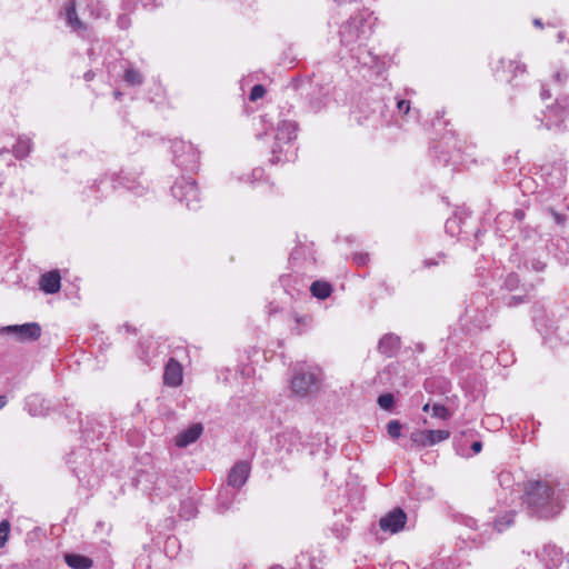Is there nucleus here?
Masks as SVG:
<instances>
[{
  "instance_id": "7c9ffc66",
  "label": "nucleus",
  "mask_w": 569,
  "mask_h": 569,
  "mask_svg": "<svg viewBox=\"0 0 569 569\" xmlns=\"http://www.w3.org/2000/svg\"><path fill=\"white\" fill-rule=\"evenodd\" d=\"M568 79H569V71L565 68H560L553 74L551 84H552L553 90L556 91L557 96L559 94L560 97H562L559 91H560L561 87L567 82Z\"/></svg>"
},
{
  "instance_id": "f257e3e1",
  "label": "nucleus",
  "mask_w": 569,
  "mask_h": 569,
  "mask_svg": "<svg viewBox=\"0 0 569 569\" xmlns=\"http://www.w3.org/2000/svg\"><path fill=\"white\" fill-rule=\"evenodd\" d=\"M526 503L530 513L539 519H551L562 509L561 490L548 480L529 482Z\"/></svg>"
},
{
  "instance_id": "423d86ee",
  "label": "nucleus",
  "mask_w": 569,
  "mask_h": 569,
  "mask_svg": "<svg viewBox=\"0 0 569 569\" xmlns=\"http://www.w3.org/2000/svg\"><path fill=\"white\" fill-rule=\"evenodd\" d=\"M320 376L319 367L299 362L292 369L290 389L298 397H307L318 389Z\"/></svg>"
},
{
  "instance_id": "5701e85b",
  "label": "nucleus",
  "mask_w": 569,
  "mask_h": 569,
  "mask_svg": "<svg viewBox=\"0 0 569 569\" xmlns=\"http://www.w3.org/2000/svg\"><path fill=\"white\" fill-rule=\"evenodd\" d=\"M163 381L167 386L177 387L182 382V369L178 361L170 358L164 368Z\"/></svg>"
},
{
  "instance_id": "72a5a7b5",
  "label": "nucleus",
  "mask_w": 569,
  "mask_h": 569,
  "mask_svg": "<svg viewBox=\"0 0 569 569\" xmlns=\"http://www.w3.org/2000/svg\"><path fill=\"white\" fill-rule=\"evenodd\" d=\"M450 437L448 430H428V447H432L441 441L447 440Z\"/></svg>"
},
{
  "instance_id": "c756f323",
  "label": "nucleus",
  "mask_w": 569,
  "mask_h": 569,
  "mask_svg": "<svg viewBox=\"0 0 569 569\" xmlns=\"http://www.w3.org/2000/svg\"><path fill=\"white\" fill-rule=\"evenodd\" d=\"M499 63L503 70L510 72L512 76H517L519 72L523 73L526 69L525 64L520 63L517 60H507L502 58L499 60Z\"/></svg>"
},
{
  "instance_id": "79ce46f5",
  "label": "nucleus",
  "mask_w": 569,
  "mask_h": 569,
  "mask_svg": "<svg viewBox=\"0 0 569 569\" xmlns=\"http://www.w3.org/2000/svg\"><path fill=\"white\" fill-rule=\"evenodd\" d=\"M266 93V88L262 84H254L250 91L249 99L250 101H257L261 99Z\"/></svg>"
},
{
  "instance_id": "864d4df0",
  "label": "nucleus",
  "mask_w": 569,
  "mask_h": 569,
  "mask_svg": "<svg viewBox=\"0 0 569 569\" xmlns=\"http://www.w3.org/2000/svg\"><path fill=\"white\" fill-rule=\"evenodd\" d=\"M466 539L471 540V541H472L473 543H476V545H481V543H483V541H485V540H483V538H482V533H479V535H477V533H475V535H468V536L466 537Z\"/></svg>"
},
{
  "instance_id": "09e8293b",
  "label": "nucleus",
  "mask_w": 569,
  "mask_h": 569,
  "mask_svg": "<svg viewBox=\"0 0 569 569\" xmlns=\"http://www.w3.org/2000/svg\"><path fill=\"white\" fill-rule=\"evenodd\" d=\"M92 433H93V435L91 436V430H90V428H89L88 426H87V427H84V428H82V435H83V437H86V438H92V439H93V438L100 439V438L102 437V435H103V431H102V430H100V429H99L97 432H96V430H92Z\"/></svg>"
},
{
  "instance_id": "de8ad7c7",
  "label": "nucleus",
  "mask_w": 569,
  "mask_h": 569,
  "mask_svg": "<svg viewBox=\"0 0 569 569\" xmlns=\"http://www.w3.org/2000/svg\"><path fill=\"white\" fill-rule=\"evenodd\" d=\"M445 258V254L439 253L437 258H428L422 261L425 268H431L438 266L440 260Z\"/></svg>"
},
{
  "instance_id": "6e6d98bb",
  "label": "nucleus",
  "mask_w": 569,
  "mask_h": 569,
  "mask_svg": "<svg viewBox=\"0 0 569 569\" xmlns=\"http://www.w3.org/2000/svg\"><path fill=\"white\" fill-rule=\"evenodd\" d=\"M510 481V473L509 472H501L499 475V482L500 485H508Z\"/></svg>"
},
{
  "instance_id": "39448f33",
  "label": "nucleus",
  "mask_w": 569,
  "mask_h": 569,
  "mask_svg": "<svg viewBox=\"0 0 569 569\" xmlns=\"http://www.w3.org/2000/svg\"><path fill=\"white\" fill-rule=\"evenodd\" d=\"M298 124L292 120H280L274 129V142L271 147L272 164L293 161L297 157L295 139L297 138Z\"/></svg>"
},
{
  "instance_id": "20e7f679",
  "label": "nucleus",
  "mask_w": 569,
  "mask_h": 569,
  "mask_svg": "<svg viewBox=\"0 0 569 569\" xmlns=\"http://www.w3.org/2000/svg\"><path fill=\"white\" fill-rule=\"evenodd\" d=\"M376 18L368 10H361L345 21L339 29L340 43L347 50L366 42L372 33Z\"/></svg>"
},
{
  "instance_id": "c85d7f7f",
  "label": "nucleus",
  "mask_w": 569,
  "mask_h": 569,
  "mask_svg": "<svg viewBox=\"0 0 569 569\" xmlns=\"http://www.w3.org/2000/svg\"><path fill=\"white\" fill-rule=\"evenodd\" d=\"M31 139L28 137H20L13 146V153L17 158H26L31 151Z\"/></svg>"
},
{
  "instance_id": "1a4fd4ad",
  "label": "nucleus",
  "mask_w": 569,
  "mask_h": 569,
  "mask_svg": "<svg viewBox=\"0 0 569 569\" xmlns=\"http://www.w3.org/2000/svg\"><path fill=\"white\" fill-rule=\"evenodd\" d=\"M545 127L548 130L561 132L565 122L569 119V94L556 97V102L545 111Z\"/></svg>"
},
{
  "instance_id": "2f4dec72",
  "label": "nucleus",
  "mask_w": 569,
  "mask_h": 569,
  "mask_svg": "<svg viewBox=\"0 0 569 569\" xmlns=\"http://www.w3.org/2000/svg\"><path fill=\"white\" fill-rule=\"evenodd\" d=\"M66 16L69 26H71L74 29H80L83 27L82 22L79 20L77 12H76V6L74 1L71 0L66 6Z\"/></svg>"
},
{
  "instance_id": "6ab92c4d",
  "label": "nucleus",
  "mask_w": 569,
  "mask_h": 569,
  "mask_svg": "<svg viewBox=\"0 0 569 569\" xmlns=\"http://www.w3.org/2000/svg\"><path fill=\"white\" fill-rule=\"evenodd\" d=\"M537 557L547 569L558 568L562 562V551L555 545L543 546V548L537 553Z\"/></svg>"
},
{
  "instance_id": "c03bdc74",
  "label": "nucleus",
  "mask_w": 569,
  "mask_h": 569,
  "mask_svg": "<svg viewBox=\"0 0 569 569\" xmlns=\"http://www.w3.org/2000/svg\"><path fill=\"white\" fill-rule=\"evenodd\" d=\"M436 385H438L439 387L446 389L447 386H448V382L445 379H442V378L441 379H431V380H427L425 382V388H426V390H430Z\"/></svg>"
},
{
  "instance_id": "aec40b11",
  "label": "nucleus",
  "mask_w": 569,
  "mask_h": 569,
  "mask_svg": "<svg viewBox=\"0 0 569 569\" xmlns=\"http://www.w3.org/2000/svg\"><path fill=\"white\" fill-rule=\"evenodd\" d=\"M400 345V337L395 333H386L379 340L378 351L388 358H392L398 353Z\"/></svg>"
},
{
  "instance_id": "a18cd8bd",
  "label": "nucleus",
  "mask_w": 569,
  "mask_h": 569,
  "mask_svg": "<svg viewBox=\"0 0 569 569\" xmlns=\"http://www.w3.org/2000/svg\"><path fill=\"white\" fill-rule=\"evenodd\" d=\"M396 107L399 113L407 114L410 110V102L405 99H398Z\"/></svg>"
},
{
  "instance_id": "49530a36",
  "label": "nucleus",
  "mask_w": 569,
  "mask_h": 569,
  "mask_svg": "<svg viewBox=\"0 0 569 569\" xmlns=\"http://www.w3.org/2000/svg\"><path fill=\"white\" fill-rule=\"evenodd\" d=\"M139 1L140 0H121V9L128 13L132 12Z\"/></svg>"
},
{
  "instance_id": "ea45409f",
  "label": "nucleus",
  "mask_w": 569,
  "mask_h": 569,
  "mask_svg": "<svg viewBox=\"0 0 569 569\" xmlns=\"http://www.w3.org/2000/svg\"><path fill=\"white\" fill-rule=\"evenodd\" d=\"M88 9L90 10L91 14L96 18H101L106 16L107 9L100 1H91L88 4Z\"/></svg>"
},
{
  "instance_id": "bb28decb",
  "label": "nucleus",
  "mask_w": 569,
  "mask_h": 569,
  "mask_svg": "<svg viewBox=\"0 0 569 569\" xmlns=\"http://www.w3.org/2000/svg\"><path fill=\"white\" fill-rule=\"evenodd\" d=\"M63 558L66 563L72 569H90L93 566V561L83 555L64 553Z\"/></svg>"
},
{
  "instance_id": "338daca9",
  "label": "nucleus",
  "mask_w": 569,
  "mask_h": 569,
  "mask_svg": "<svg viewBox=\"0 0 569 569\" xmlns=\"http://www.w3.org/2000/svg\"><path fill=\"white\" fill-rule=\"evenodd\" d=\"M521 232L523 233V238L527 239V238H530L531 233H535V230L533 229L521 230Z\"/></svg>"
},
{
  "instance_id": "473e14b6",
  "label": "nucleus",
  "mask_w": 569,
  "mask_h": 569,
  "mask_svg": "<svg viewBox=\"0 0 569 569\" xmlns=\"http://www.w3.org/2000/svg\"><path fill=\"white\" fill-rule=\"evenodd\" d=\"M293 319H295V322H296V327L292 330L297 335H302L303 332H306L307 329L312 323V318H311V316H308V315H305V316L295 315Z\"/></svg>"
},
{
  "instance_id": "f3484780",
  "label": "nucleus",
  "mask_w": 569,
  "mask_h": 569,
  "mask_svg": "<svg viewBox=\"0 0 569 569\" xmlns=\"http://www.w3.org/2000/svg\"><path fill=\"white\" fill-rule=\"evenodd\" d=\"M407 522V515L401 508H395L379 520L381 530L390 533H397L403 529Z\"/></svg>"
},
{
  "instance_id": "cd10ccee",
  "label": "nucleus",
  "mask_w": 569,
  "mask_h": 569,
  "mask_svg": "<svg viewBox=\"0 0 569 569\" xmlns=\"http://www.w3.org/2000/svg\"><path fill=\"white\" fill-rule=\"evenodd\" d=\"M311 295L320 300H325L330 297L332 292V286L327 281L317 280L310 286Z\"/></svg>"
},
{
  "instance_id": "dca6fc26",
  "label": "nucleus",
  "mask_w": 569,
  "mask_h": 569,
  "mask_svg": "<svg viewBox=\"0 0 569 569\" xmlns=\"http://www.w3.org/2000/svg\"><path fill=\"white\" fill-rule=\"evenodd\" d=\"M1 333L12 335L18 341H36L41 336V327L37 322L2 327Z\"/></svg>"
},
{
  "instance_id": "f8f14e48",
  "label": "nucleus",
  "mask_w": 569,
  "mask_h": 569,
  "mask_svg": "<svg viewBox=\"0 0 569 569\" xmlns=\"http://www.w3.org/2000/svg\"><path fill=\"white\" fill-rule=\"evenodd\" d=\"M462 150V142L450 133L445 136L441 141L435 146L436 157L445 166L449 163H457L460 160V152Z\"/></svg>"
},
{
  "instance_id": "8fccbe9b",
  "label": "nucleus",
  "mask_w": 569,
  "mask_h": 569,
  "mask_svg": "<svg viewBox=\"0 0 569 569\" xmlns=\"http://www.w3.org/2000/svg\"><path fill=\"white\" fill-rule=\"evenodd\" d=\"M462 523L463 526H466L467 528L471 529V530H478L479 529V526H478V521L471 517H462Z\"/></svg>"
},
{
  "instance_id": "37998d69",
  "label": "nucleus",
  "mask_w": 569,
  "mask_h": 569,
  "mask_svg": "<svg viewBox=\"0 0 569 569\" xmlns=\"http://www.w3.org/2000/svg\"><path fill=\"white\" fill-rule=\"evenodd\" d=\"M117 26L121 30H127L131 26V19L128 13H121L117 18Z\"/></svg>"
},
{
  "instance_id": "9b49d317",
  "label": "nucleus",
  "mask_w": 569,
  "mask_h": 569,
  "mask_svg": "<svg viewBox=\"0 0 569 569\" xmlns=\"http://www.w3.org/2000/svg\"><path fill=\"white\" fill-rule=\"evenodd\" d=\"M93 452L88 448H79L72 451L69 456L68 462L72 466V471L80 481L91 483V478L97 471L93 469L92 460Z\"/></svg>"
},
{
  "instance_id": "7ed1b4c3",
  "label": "nucleus",
  "mask_w": 569,
  "mask_h": 569,
  "mask_svg": "<svg viewBox=\"0 0 569 569\" xmlns=\"http://www.w3.org/2000/svg\"><path fill=\"white\" fill-rule=\"evenodd\" d=\"M351 117L359 126L379 128L390 123L392 111L383 98L365 97L352 110Z\"/></svg>"
},
{
  "instance_id": "393cba45",
  "label": "nucleus",
  "mask_w": 569,
  "mask_h": 569,
  "mask_svg": "<svg viewBox=\"0 0 569 569\" xmlns=\"http://www.w3.org/2000/svg\"><path fill=\"white\" fill-rule=\"evenodd\" d=\"M40 288L48 295H53L60 290L61 276L58 270L49 271L41 276Z\"/></svg>"
},
{
  "instance_id": "b1692460",
  "label": "nucleus",
  "mask_w": 569,
  "mask_h": 569,
  "mask_svg": "<svg viewBox=\"0 0 569 569\" xmlns=\"http://www.w3.org/2000/svg\"><path fill=\"white\" fill-rule=\"evenodd\" d=\"M202 426L200 423H193L188 429L176 436V445L179 448H184L196 442L202 433Z\"/></svg>"
},
{
  "instance_id": "0eeeda50",
  "label": "nucleus",
  "mask_w": 569,
  "mask_h": 569,
  "mask_svg": "<svg viewBox=\"0 0 569 569\" xmlns=\"http://www.w3.org/2000/svg\"><path fill=\"white\" fill-rule=\"evenodd\" d=\"M173 162L180 169L193 172L199 167V151L191 143L182 139H174L171 142Z\"/></svg>"
},
{
  "instance_id": "f704fd0d",
  "label": "nucleus",
  "mask_w": 569,
  "mask_h": 569,
  "mask_svg": "<svg viewBox=\"0 0 569 569\" xmlns=\"http://www.w3.org/2000/svg\"><path fill=\"white\" fill-rule=\"evenodd\" d=\"M516 516L515 511H509L505 513L502 517L495 521L493 528L497 529L498 532H502L509 526L513 523V518Z\"/></svg>"
},
{
  "instance_id": "e433bc0d",
  "label": "nucleus",
  "mask_w": 569,
  "mask_h": 569,
  "mask_svg": "<svg viewBox=\"0 0 569 569\" xmlns=\"http://www.w3.org/2000/svg\"><path fill=\"white\" fill-rule=\"evenodd\" d=\"M410 440L419 447H428V430H415L410 435Z\"/></svg>"
},
{
  "instance_id": "052dcab7",
  "label": "nucleus",
  "mask_w": 569,
  "mask_h": 569,
  "mask_svg": "<svg viewBox=\"0 0 569 569\" xmlns=\"http://www.w3.org/2000/svg\"><path fill=\"white\" fill-rule=\"evenodd\" d=\"M425 569H445L443 568V563L442 562H433L429 568H425ZM448 569V568H446Z\"/></svg>"
},
{
  "instance_id": "6e6552de",
  "label": "nucleus",
  "mask_w": 569,
  "mask_h": 569,
  "mask_svg": "<svg viewBox=\"0 0 569 569\" xmlns=\"http://www.w3.org/2000/svg\"><path fill=\"white\" fill-rule=\"evenodd\" d=\"M171 193L188 209L196 210L199 207L200 193L197 182L191 177L181 176L171 187Z\"/></svg>"
},
{
  "instance_id": "9d476101",
  "label": "nucleus",
  "mask_w": 569,
  "mask_h": 569,
  "mask_svg": "<svg viewBox=\"0 0 569 569\" xmlns=\"http://www.w3.org/2000/svg\"><path fill=\"white\" fill-rule=\"evenodd\" d=\"M501 289L508 291V293H502L497 299L507 307H517L527 300L528 289L525 284H520L519 277L515 272L506 276Z\"/></svg>"
},
{
  "instance_id": "4468645a",
  "label": "nucleus",
  "mask_w": 569,
  "mask_h": 569,
  "mask_svg": "<svg viewBox=\"0 0 569 569\" xmlns=\"http://www.w3.org/2000/svg\"><path fill=\"white\" fill-rule=\"evenodd\" d=\"M526 217L523 209H516L511 212H500L495 220L496 230L500 236L515 238V230L521 229V223Z\"/></svg>"
},
{
  "instance_id": "4d7b16f0",
  "label": "nucleus",
  "mask_w": 569,
  "mask_h": 569,
  "mask_svg": "<svg viewBox=\"0 0 569 569\" xmlns=\"http://www.w3.org/2000/svg\"><path fill=\"white\" fill-rule=\"evenodd\" d=\"M140 2L144 8H154L159 4L158 0H140Z\"/></svg>"
},
{
  "instance_id": "58836bf2",
  "label": "nucleus",
  "mask_w": 569,
  "mask_h": 569,
  "mask_svg": "<svg viewBox=\"0 0 569 569\" xmlns=\"http://www.w3.org/2000/svg\"><path fill=\"white\" fill-rule=\"evenodd\" d=\"M378 405L385 410H391L395 406V397L392 393H383L378 397Z\"/></svg>"
},
{
  "instance_id": "2eb2a0df",
  "label": "nucleus",
  "mask_w": 569,
  "mask_h": 569,
  "mask_svg": "<svg viewBox=\"0 0 569 569\" xmlns=\"http://www.w3.org/2000/svg\"><path fill=\"white\" fill-rule=\"evenodd\" d=\"M111 187L113 189L117 187H123L138 197L143 196L148 190V187L140 179V172L136 170L128 171L126 169H122L119 173L112 177Z\"/></svg>"
},
{
  "instance_id": "a878e982",
  "label": "nucleus",
  "mask_w": 569,
  "mask_h": 569,
  "mask_svg": "<svg viewBox=\"0 0 569 569\" xmlns=\"http://www.w3.org/2000/svg\"><path fill=\"white\" fill-rule=\"evenodd\" d=\"M122 79L130 87H140L144 82L143 73L132 63H127L124 67Z\"/></svg>"
},
{
  "instance_id": "f03ea898",
  "label": "nucleus",
  "mask_w": 569,
  "mask_h": 569,
  "mask_svg": "<svg viewBox=\"0 0 569 569\" xmlns=\"http://www.w3.org/2000/svg\"><path fill=\"white\" fill-rule=\"evenodd\" d=\"M493 307L485 292H475L466 302L460 317L461 327L469 333H477L490 327Z\"/></svg>"
},
{
  "instance_id": "c9c22d12",
  "label": "nucleus",
  "mask_w": 569,
  "mask_h": 569,
  "mask_svg": "<svg viewBox=\"0 0 569 569\" xmlns=\"http://www.w3.org/2000/svg\"><path fill=\"white\" fill-rule=\"evenodd\" d=\"M451 416V412L446 406L438 402L432 403V417L439 418L441 420H449Z\"/></svg>"
},
{
  "instance_id": "3c124183",
  "label": "nucleus",
  "mask_w": 569,
  "mask_h": 569,
  "mask_svg": "<svg viewBox=\"0 0 569 569\" xmlns=\"http://www.w3.org/2000/svg\"><path fill=\"white\" fill-rule=\"evenodd\" d=\"M353 260L356 263L360 266H365L369 261V254L368 253H356L353 256Z\"/></svg>"
},
{
  "instance_id": "603ef678",
  "label": "nucleus",
  "mask_w": 569,
  "mask_h": 569,
  "mask_svg": "<svg viewBox=\"0 0 569 569\" xmlns=\"http://www.w3.org/2000/svg\"><path fill=\"white\" fill-rule=\"evenodd\" d=\"M181 516L189 519L194 516V511L191 507L188 509V505L184 502L181 508Z\"/></svg>"
},
{
  "instance_id": "ddd939ff",
  "label": "nucleus",
  "mask_w": 569,
  "mask_h": 569,
  "mask_svg": "<svg viewBox=\"0 0 569 569\" xmlns=\"http://www.w3.org/2000/svg\"><path fill=\"white\" fill-rule=\"evenodd\" d=\"M151 486V495L154 497H166L176 491L180 486V479L172 472H156L148 476Z\"/></svg>"
},
{
  "instance_id": "a19ab883",
  "label": "nucleus",
  "mask_w": 569,
  "mask_h": 569,
  "mask_svg": "<svg viewBox=\"0 0 569 569\" xmlns=\"http://www.w3.org/2000/svg\"><path fill=\"white\" fill-rule=\"evenodd\" d=\"M10 533V522L8 520H2L0 522V548H2L9 538Z\"/></svg>"
},
{
  "instance_id": "e2e57ef3",
  "label": "nucleus",
  "mask_w": 569,
  "mask_h": 569,
  "mask_svg": "<svg viewBox=\"0 0 569 569\" xmlns=\"http://www.w3.org/2000/svg\"><path fill=\"white\" fill-rule=\"evenodd\" d=\"M93 77H94V73H93V71H91V70L87 71V72L83 74V78H84V80H86V81H91V80L93 79Z\"/></svg>"
},
{
  "instance_id": "5fc2aeb1",
  "label": "nucleus",
  "mask_w": 569,
  "mask_h": 569,
  "mask_svg": "<svg viewBox=\"0 0 569 569\" xmlns=\"http://www.w3.org/2000/svg\"><path fill=\"white\" fill-rule=\"evenodd\" d=\"M178 543V539L176 537H169L166 541V546H164V549L166 551L169 553L170 552V548H174Z\"/></svg>"
},
{
  "instance_id": "774afa93",
  "label": "nucleus",
  "mask_w": 569,
  "mask_h": 569,
  "mask_svg": "<svg viewBox=\"0 0 569 569\" xmlns=\"http://www.w3.org/2000/svg\"><path fill=\"white\" fill-rule=\"evenodd\" d=\"M553 217L559 224L563 222V218L561 214L553 212Z\"/></svg>"
},
{
  "instance_id": "0e129e2a",
  "label": "nucleus",
  "mask_w": 569,
  "mask_h": 569,
  "mask_svg": "<svg viewBox=\"0 0 569 569\" xmlns=\"http://www.w3.org/2000/svg\"><path fill=\"white\" fill-rule=\"evenodd\" d=\"M262 173H263L262 169H259V168H258V169H254V170L252 171V176H253V178H254V179L260 178V177L262 176Z\"/></svg>"
},
{
  "instance_id": "680f3d73",
  "label": "nucleus",
  "mask_w": 569,
  "mask_h": 569,
  "mask_svg": "<svg viewBox=\"0 0 569 569\" xmlns=\"http://www.w3.org/2000/svg\"><path fill=\"white\" fill-rule=\"evenodd\" d=\"M540 94H541V98H542L543 100H545V99H547V98H550V97H551V93H550L549 89H546L545 87L542 88V90H541V93H540Z\"/></svg>"
},
{
  "instance_id": "13d9d810",
  "label": "nucleus",
  "mask_w": 569,
  "mask_h": 569,
  "mask_svg": "<svg viewBox=\"0 0 569 569\" xmlns=\"http://www.w3.org/2000/svg\"><path fill=\"white\" fill-rule=\"evenodd\" d=\"M37 399H38V397H37V396H30V397H28V398H27V400H26V407H28L29 412H30L31 415H36V413H37L36 411H32V410H31V403H32L33 401H36Z\"/></svg>"
},
{
  "instance_id": "bf43d9fd",
  "label": "nucleus",
  "mask_w": 569,
  "mask_h": 569,
  "mask_svg": "<svg viewBox=\"0 0 569 569\" xmlns=\"http://www.w3.org/2000/svg\"><path fill=\"white\" fill-rule=\"evenodd\" d=\"M482 449V442L481 441H475L472 442L471 445V450L473 451V453H479Z\"/></svg>"
},
{
  "instance_id": "4be33fe9",
  "label": "nucleus",
  "mask_w": 569,
  "mask_h": 569,
  "mask_svg": "<svg viewBox=\"0 0 569 569\" xmlns=\"http://www.w3.org/2000/svg\"><path fill=\"white\" fill-rule=\"evenodd\" d=\"M238 490L226 485L223 486L217 496V509L219 512L223 513L229 510L232 505L236 502L238 497Z\"/></svg>"
},
{
  "instance_id": "69168bd1",
  "label": "nucleus",
  "mask_w": 569,
  "mask_h": 569,
  "mask_svg": "<svg viewBox=\"0 0 569 569\" xmlns=\"http://www.w3.org/2000/svg\"><path fill=\"white\" fill-rule=\"evenodd\" d=\"M8 403L7 396L0 395V409H2Z\"/></svg>"
},
{
  "instance_id": "4c0bfd02",
  "label": "nucleus",
  "mask_w": 569,
  "mask_h": 569,
  "mask_svg": "<svg viewBox=\"0 0 569 569\" xmlns=\"http://www.w3.org/2000/svg\"><path fill=\"white\" fill-rule=\"evenodd\" d=\"M402 425L399 420H390L387 423V432L392 439H398L401 436Z\"/></svg>"
},
{
  "instance_id": "412c9836",
  "label": "nucleus",
  "mask_w": 569,
  "mask_h": 569,
  "mask_svg": "<svg viewBox=\"0 0 569 569\" xmlns=\"http://www.w3.org/2000/svg\"><path fill=\"white\" fill-rule=\"evenodd\" d=\"M348 52L353 60L365 67L371 68L379 61V57L375 56L369 49L366 48V42L356 46V51L348 50Z\"/></svg>"
},
{
  "instance_id": "a211bd4d",
  "label": "nucleus",
  "mask_w": 569,
  "mask_h": 569,
  "mask_svg": "<svg viewBox=\"0 0 569 569\" xmlns=\"http://www.w3.org/2000/svg\"><path fill=\"white\" fill-rule=\"evenodd\" d=\"M251 465L246 460L236 462L227 477V485L238 491L246 485L250 476Z\"/></svg>"
}]
</instances>
